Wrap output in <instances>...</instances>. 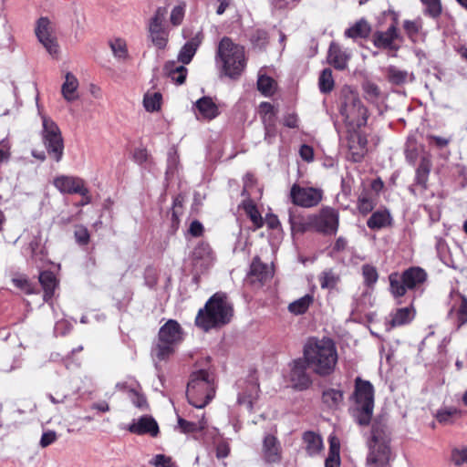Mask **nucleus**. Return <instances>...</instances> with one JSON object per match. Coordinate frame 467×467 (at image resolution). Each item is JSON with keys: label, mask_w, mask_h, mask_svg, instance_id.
<instances>
[{"label": "nucleus", "mask_w": 467, "mask_h": 467, "mask_svg": "<svg viewBox=\"0 0 467 467\" xmlns=\"http://www.w3.org/2000/svg\"><path fill=\"white\" fill-rule=\"evenodd\" d=\"M249 276L252 282H259L263 284L272 277V271L269 267L263 264L259 257H254L250 266Z\"/></svg>", "instance_id": "nucleus-27"}, {"label": "nucleus", "mask_w": 467, "mask_h": 467, "mask_svg": "<svg viewBox=\"0 0 467 467\" xmlns=\"http://www.w3.org/2000/svg\"><path fill=\"white\" fill-rule=\"evenodd\" d=\"M350 53L343 50L337 44L332 42L328 48L327 60L336 69L344 70L350 59Z\"/></svg>", "instance_id": "nucleus-23"}, {"label": "nucleus", "mask_w": 467, "mask_h": 467, "mask_svg": "<svg viewBox=\"0 0 467 467\" xmlns=\"http://www.w3.org/2000/svg\"><path fill=\"white\" fill-rule=\"evenodd\" d=\"M313 230L326 235H335L338 230L339 213L331 207H323L317 213L310 214Z\"/></svg>", "instance_id": "nucleus-12"}, {"label": "nucleus", "mask_w": 467, "mask_h": 467, "mask_svg": "<svg viewBox=\"0 0 467 467\" xmlns=\"http://www.w3.org/2000/svg\"><path fill=\"white\" fill-rule=\"evenodd\" d=\"M427 278V273L420 267L412 266L401 275L392 273L389 276V291L395 298L403 296L408 289H414L422 285Z\"/></svg>", "instance_id": "nucleus-9"}, {"label": "nucleus", "mask_w": 467, "mask_h": 467, "mask_svg": "<svg viewBox=\"0 0 467 467\" xmlns=\"http://www.w3.org/2000/svg\"><path fill=\"white\" fill-rule=\"evenodd\" d=\"M386 71L388 79L392 84L401 85L408 79V72L406 70H401L395 66L388 67Z\"/></svg>", "instance_id": "nucleus-42"}, {"label": "nucleus", "mask_w": 467, "mask_h": 467, "mask_svg": "<svg viewBox=\"0 0 467 467\" xmlns=\"http://www.w3.org/2000/svg\"><path fill=\"white\" fill-rule=\"evenodd\" d=\"M323 402L330 409L337 408L343 400L342 391L335 389H329L323 392Z\"/></svg>", "instance_id": "nucleus-39"}, {"label": "nucleus", "mask_w": 467, "mask_h": 467, "mask_svg": "<svg viewBox=\"0 0 467 467\" xmlns=\"http://www.w3.org/2000/svg\"><path fill=\"white\" fill-rule=\"evenodd\" d=\"M197 119L212 120L219 114V108L211 97L204 96L193 105Z\"/></svg>", "instance_id": "nucleus-20"}, {"label": "nucleus", "mask_w": 467, "mask_h": 467, "mask_svg": "<svg viewBox=\"0 0 467 467\" xmlns=\"http://www.w3.org/2000/svg\"><path fill=\"white\" fill-rule=\"evenodd\" d=\"M185 4H182L172 8L170 20L173 26H179L182 24L185 14Z\"/></svg>", "instance_id": "nucleus-53"}, {"label": "nucleus", "mask_w": 467, "mask_h": 467, "mask_svg": "<svg viewBox=\"0 0 467 467\" xmlns=\"http://www.w3.org/2000/svg\"><path fill=\"white\" fill-rule=\"evenodd\" d=\"M303 441L306 445V451L310 456L318 454L323 448L321 437L313 431L305 432Z\"/></svg>", "instance_id": "nucleus-36"}, {"label": "nucleus", "mask_w": 467, "mask_h": 467, "mask_svg": "<svg viewBox=\"0 0 467 467\" xmlns=\"http://www.w3.org/2000/svg\"><path fill=\"white\" fill-rule=\"evenodd\" d=\"M304 358L313 372L324 377L334 372L338 356L333 340L311 337L304 346Z\"/></svg>", "instance_id": "nucleus-1"}, {"label": "nucleus", "mask_w": 467, "mask_h": 467, "mask_svg": "<svg viewBox=\"0 0 467 467\" xmlns=\"http://www.w3.org/2000/svg\"><path fill=\"white\" fill-rule=\"evenodd\" d=\"M154 467H176L171 457L165 454H156L149 462Z\"/></svg>", "instance_id": "nucleus-51"}, {"label": "nucleus", "mask_w": 467, "mask_h": 467, "mask_svg": "<svg viewBox=\"0 0 467 467\" xmlns=\"http://www.w3.org/2000/svg\"><path fill=\"white\" fill-rule=\"evenodd\" d=\"M348 240L343 236H339L338 238H337L335 244L332 246V249L330 252L331 255H334L336 254H339V253L346 251L348 248Z\"/></svg>", "instance_id": "nucleus-58"}, {"label": "nucleus", "mask_w": 467, "mask_h": 467, "mask_svg": "<svg viewBox=\"0 0 467 467\" xmlns=\"http://www.w3.org/2000/svg\"><path fill=\"white\" fill-rule=\"evenodd\" d=\"M35 33L47 53L57 57L59 53V46L55 34V26L49 18L40 17L36 23Z\"/></svg>", "instance_id": "nucleus-13"}, {"label": "nucleus", "mask_w": 467, "mask_h": 467, "mask_svg": "<svg viewBox=\"0 0 467 467\" xmlns=\"http://www.w3.org/2000/svg\"><path fill=\"white\" fill-rule=\"evenodd\" d=\"M163 70L165 74L176 84L182 85L185 82L188 70L184 65H180L175 60L167 61Z\"/></svg>", "instance_id": "nucleus-26"}, {"label": "nucleus", "mask_w": 467, "mask_h": 467, "mask_svg": "<svg viewBox=\"0 0 467 467\" xmlns=\"http://www.w3.org/2000/svg\"><path fill=\"white\" fill-rule=\"evenodd\" d=\"M161 95L160 93L146 94L143 104L147 111L153 112L161 108Z\"/></svg>", "instance_id": "nucleus-48"}, {"label": "nucleus", "mask_w": 467, "mask_h": 467, "mask_svg": "<svg viewBox=\"0 0 467 467\" xmlns=\"http://www.w3.org/2000/svg\"><path fill=\"white\" fill-rule=\"evenodd\" d=\"M74 235L76 242L80 245H86L89 242V233L88 229L82 225L76 226Z\"/></svg>", "instance_id": "nucleus-54"}, {"label": "nucleus", "mask_w": 467, "mask_h": 467, "mask_svg": "<svg viewBox=\"0 0 467 467\" xmlns=\"http://www.w3.org/2000/svg\"><path fill=\"white\" fill-rule=\"evenodd\" d=\"M431 169V161L428 157H422L419 167L416 170L415 181L416 183L422 188H427V182Z\"/></svg>", "instance_id": "nucleus-37"}, {"label": "nucleus", "mask_w": 467, "mask_h": 467, "mask_svg": "<svg viewBox=\"0 0 467 467\" xmlns=\"http://www.w3.org/2000/svg\"><path fill=\"white\" fill-rule=\"evenodd\" d=\"M277 130L274 124L268 123L265 125V140L268 144H272L276 137Z\"/></svg>", "instance_id": "nucleus-60"}, {"label": "nucleus", "mask_w": 467, "mask_h": 467, "mask_svg": "<svg viewBox=\"0 0 467 467\" xmlns=\"http://www.w3.org/2000/svg\"><path fill=\"white\" fill-rule=\"evenodd\" d=\"M213 383L206 370L194 372L187 386V399L196 409L204 408L214 397Z\"/></svg>", "instance_id": "nucleus-8"}, {"label": "nucleus", "mask_w": 467, "mask_h": 467, "mask_svg": "<svg viewBox=\"0 0 467 467\" xmlns=\"http://www.w3.org/2000/svg\"><path fill=\"white\" fill-rule=\"evenodd\" d=\"M167 10L165 7L157 8L149 23L150 37L154 46L160 49H163L168 42L169 34L163 26Z\"/></svg>", "instance_id": "nucleus-14"}, {"label": "nucleus", "mask_w": 467, "mask_h": 467, "mask_svg": "<svg viewBox=\"0 0 467 467\" xmlns=\"http://www.w3.org/2000/svg\"><path fill=\"white\" fill-rule=\"evenodd\" d=\"M314 302L312 295H305L304 296L293 301L288 305V311L293 315L298 316L305 314Z\"/></svg>", "instance_id": "nucleus-38"}, {"label": "nucleus", "mask_w": 467, "mask_h": 467, "mask_svg": "<svg viewBox=\"0 0 467 467\" xmlns=\"http://www.w3.org/2000/svg\"><path fill=\"white\" fill-rule=\"evenodd\" d=\"M79 83L78 78L70 72H67L65 76V81L61 87V93L63 98L67 102H73L78 99V88Z\"/></svg>", "instance_id": "nucleus-28"}, {"label": "nucleus", "mask_w": 467, "mask_h": 467, "mask_svg": "<svg viewBox=\"0 0 467 467\" xmlns=\"http://www.w3.org/2000/svg\"><path fill=\"white\" fill-rule=\"evenodd\" d=\"M215 63L224 76L239 78L246 67L244 47L223 36L217 46Z\"/></svg>", "instance_id": "nucleus-2"}, {"label": "nucleus", "mask_w": 467, "mask_h": 467, "mask_svg": "<svg viewBox=\"0 0 467 467\" xmlns=\"http://www.w3.org/2000/svg\"><path fill=\"white\" fill-rule=\"evenodd\" d=\"M54 185L62 193H78L82 196L88 193L85 182L79 177L61 175L54 180Z\"/></svg>", "instance_id": "nucleus-18"}, {"label": "nucleus", "mask_w": 467, "mask_h": 467, "mask_svg": "<svg viewBox=\"0 0 467 467\" xmlns=\"http://www.w3.org/2000/svg\"><path fill=\"white\" fill-rule=\"evenodd\" d=\"M259 394V386L255 382H249L246 385L245 390L239 393L237 402L239 405L245 406L249 410H252L254 402L257 400Z\"/></svg>", "instance_id": "nucleus-32"}, {"label": "nucleus", "mask_w": 467, "mask_h": 467, "mask_svg": "<svg viewBox=\"0 0 467 467\" xmlns=\"http://www.w3.org/2000/svg\"><path fill=\"white\" fill-rule=\"evenodd\" d=\"M109 47L115 57L125 59L128 57L126 41L122 38H115L109 42Z\"/></svg>", "instance_id": "nucleus-44"}, {"label": "nucleus", "mask_w": 467, "mask_h": 467, "mask_svg": "<svg viewBox=\"0 0 467 467\" xmlns=\"http://www.w3.org/2000/svg\"><path fill=\"white\" fill-rule=\"evenodd\" d=\"M128 431L137 435L149 434L156 437L159 433V425L151 416L144 415L138 420H134L129 425Z\"/></svg>", "instance_id": "nucleus-21"}, {"label": "nucleus", "mask_w": 467, "mask_h": 467, "mask_svg": "<svg viewBox=\"0 0 467 467\" xmlns=\"http://www.w3.org/2000/svg\"><path fill=\"white\" fill-rule=\"evenodd\" d=\"M12 283L19 289L23 290L26 294H34V287L31 285L29 281L23 276L15 277L12 279Z\"/></svg>", "instance_id": "nucleus-56"}, {"label": "nucleus", "mask_w": 467, "mask_h": 467, "mask_svg": "<svg viewBox=\"0 0 467 467\" xmlns=\"http://www.w3.org/2000/svg\"><path fill=\"white\" fill-rule=\"evenodd\" d=\"M11 145L8 140H2L0 141V163L4 161H7L10 158Z\"/></svg>", "instance_id": "nucleus-59"}, {"label": "nucleus", "mask_w": 467, "mask_h": 467, "mask_svg": "<svg viewBox=\"0 0 467 467\" xmlns=\"http://www.w3.org/2000/svg\"><path fill=\"white\" fill-rule=\"evenodd\" d=\"M415 317V309L412 306L397 308L391 313L390 324L392 327H400L409 324Z\"/></svg>", "instance_id": "nucleus-33"}, {"label": "nucleus", "mask_w": 467, "mask_h": 467, "mask_svg": "<svg viewBox=\"0 0 467 467\" xmlns=\"http://www.w3.org/2000/svg\"><path fill=\"white\" fill-rule=\"evenodd\" d=\"M397 37V27L395 25H391L386 31L377 32L373 36V43L377 47L391 48Z\"/></svg>", "instance_id": "nucleus-30"}, {"label": "nucleus", "mask_w": 467, "mask_h": 467, "mask_svg": "<svg viewBox=\"0 0 467 467\" xmlns=\"http://www.w3.org/2000/svg\"><path fill=\"white\" fill-rule=\"evenodd\" d=\"M39 283L44 290V300L49 301L58 285L57 279L51 271H43L39 274Z\"/></svg>", "instance_id": "nucleus-29"}, {"label": "nucleus", "mask_w": 467, "mask_h": 467, "mask_svg": "<svg viewBox=\"0 0 467 467\" xmlns=\"http://www.w3.org/2000/svg\"><path fill=\"white\" fill-rule=\"evenodd\" d=\"M230 453V445L226 441H221L216 446V457L218 459L226 458Z\"/></svg>", "instance_id": "nucleus-61"}, {"label": "nucleus", "mask_w": 467, "mask_h": 467, "mask_svg": "<svg viewBox=\"0 0 467 467\" xmlns=\"http://www.w3.org/2000/svg\"><path fill=\"white\" fill-rule=\"evenodd\" d=\"M306 362L296 359L291 364L290 380L293 387L298 389H306L311 384V379L306 372Z\"/></svg>", "instance_id": "nucleus-19"}, {"label": "nucleus", "mask_w": 467, "mask_h": 467, "mask_svg": "<svg viewBox=\"0 0 467 467\" xmlns=\"http://www.w3.org/2000/svg\"><path fill=\"white\" fill-rule=\"evenodd\" d=\"M299 154L304 161H311L314 159V150L308 145H302L299 150Z\"/></svg>", "instance_id": "nucleus-64"}, {"label": "nucleus", "mask_w": 467, "mask_h": 467, "mask_svg": "<svg viewBox=\"0 0 467 467\" xmlns=\"http://www.w3.org/2000/svg\"><path fill=\"white\" fill-rule=\"evenodd\" d=\"M425 5L424 14L432 17L437 18L441 16L442 7L441 0H420Z\"/></svg>", "instance_id": "nucleus-45"}, {"label": "nucleus", "mask_w": 467, "mask_h": 467, "mask_svg": "<svg viewBox=\"0 0 467 467\" xmlns=\"http://www.w3.org/2000/svg\"><path fill=\"white\" fill-rule=\"evenodd\" d=\"M203 39L202 32H198L189 41H187L180 49L177 61L182 65H188L193 58L197 49L201 46Z\"/></svg>", "instance_id": "nucleus-22"}, {"label": "nucleus", "mask_w": 467, "mask_h": 467, "mask_svg": "<svg viewBox=\"0 0 467 467\" xmlns=\"http://www.w3.org/2000/svg\"><path fill=\"white\" fill-rule=\"evenodd\" d=\"M339 113L349 130H357L367 124L368 110L358 93L349 86L340 91Z\"/></svg>", "instance_id": "nucleus-4"}, {"label": "nucleus", "mask_w": 467, "mask_h": 467, "mask_svg": "<svg viewBox=\"0 0 467 467\" xmlns=\"http://www.w3.org/2000/svg\"><path fill=\"white\" fill-rule=\"evenodd\" d=\"M377 205V194L372 192L364 190L358 198L357 208L360 213L367 215Z\"/></svg>", "instance_id": "nucleus-34"}, {"label": "nucleus", "mask_w": 467, "mask_h": 467, "mask_svg": "<svg viewBox=\"0 0 467 467\" xmlns=\"http://www.w3.org/2000/svg\"><path fill=\"white\" fill-rule=\"evenodd\" d=\"M339 275H337L332 269L323 271L318 276V281L321 288L333 289L339 282Z\"/></svg>", "instance_id": "nucleus-41"}, {"label": "nucleus", "mask_w": 467, "mask_h": 467, "mask_svg": "<svg viewBox=\"0 0 467 467\" xmlns=\"http://www.w3.org/2000/svg\"><path fill=\"white\" fill-rule=\"evenodd\" d=\"M459 414L460 412L457 409L446 408L439 410L436 415V418L440 422L450 423L451 422V419Z\"/></svg>", "instance_id": "nucleus-52"}, {"label": "nucleus", "mask_w": 467, "mask_h": 467, "mask_svg": "<svg viewBox=\"0 0 467 467\" xmlns=\"http://www.w3.org/2000/svg\"><path fill=\"white\" fill-rule=\"evenodd\" d=\"M215 255L209 244L201 242L192 250L191 254L192 273L195 282L202 275L213 267Z\"/></svg>", "instance_id": "nucleus-11"}, {"label": "nucleus", "mask_w": 467, "mask_h": 467, "mask_svg": "<svg viewBox=\"0 0 467 467\" xmlns=\"http://www.w3.org/2000/svg\"><path fill=\"white\" fill-rule=\"evenodd\" d=\"M362 275L365 285L368 287L373 286L379 278L376 267L371 265H364L362 266Z\"/></svg>", "instance_id": "nucleus-47"}, {"label": "nucleus", "mask_w": 467, "mask_h": 467, "mask_svg": "<svg viewBox=\"0 0 467 467\" xmlns=\"http://www.w3.org/2000/svg\"><path fill=\"white\" fill-rule=\"evenodd\" d=\"M368 140L366 136L356 130H349L348 135V158L354 162H359L365 157Z\"/></svg>", "instance_id": "nucleus-16"}, {"label": "nucleus", "mask_w": 467, "mask_h": 467, "mask_svg": "<svg viewBox=\"0 0 467 467\" xmlns=\"http://www.w3.org/2000/svg\"><path fill=\"white\" fill-rule=\"evenodd\" d=\"M233 316V307L223 293L214 294L200 309L195 323L203 330L222 327L229 323Z\"/></svg>", "instance_id": "nucleus-3"}, {"label": "nucleus", "mask_w": 467, "mask_h": 467, "mask_svg": "<svg viewBox=\"0 0 467 467\" xmlns=\"http://www.w3.org/2000/svg\"><path fill=\"white\" fill-rule=\"evenodd\" d=\"M403 27L408 35V36L414 40V38L418 36V33L422 27V24L420 19L417 20H405L403 23Z\"/></svg>", "instance_id": "nucleus-50"}, {"label": "nucleus", "mask_w": 467, "mask_h": 467, "mask_svg": "<svg viewBox=\"0 0 467 467\" xmlns=\"http://www.w3.org/2000/svg\"><path fill=\"white\" fill-rule=\"evenodd\" d=\"M182 341V329L173 319L168 320L161 327L158 341L151 349V357L157 363L168 359L175 351V348Z\"/></svg>", "instance_id": "nucleus-6"}, {"label": "nucleus", "mask_w": 467, "mask_h": 467, "mask_svg": "<svg viewBox=\"0 0 467 467\" xmlns=\"http://www.w3.org/2000/svg\"><path fill=\"white\" fill-rule=\"evenodd\" d=\"M368 453L366 459L368 467H386L390 461L389 437L386 424L376 420L368 441Z\"/></svg>", "instance_id": "nucleus-5"}, {"label": "nucleus", "mask_w": 467, "mask_h": 467, "mask_svg": "<svg viewBox=\"0 0 467 467\" xmlns=\"http://www.w3.org/2000/svg\"><path fill=\"white\" fill-rule=\"evenodd\" d=\"M450 315L455 317L459 327L467 324V297L465 296L458 294L453 297Z\"/></svg>", "instance_id": "nucleus-25"}, {"label": "nucleus", "mask_w": 467, "mask_h": 467, "mask_svg": "<svg viewBox=\"0 0 467 467\" xmlns=\"http://www.w3.org/2000/svg\"><path fill=\"white\" fill-rule=\"evenodd\" d=\"M451 461L458 466L467 464V448L454 449L451 451Z\"/></svg>", "instance_id": "nucleus-55"}, {"label": "nucleus", "mask_w": 467, "mask_h": 467, "mask_svg": "<svg viewBox=\"0 0 467 467\" xmlns=\"http://www.w3.org/2000/svg\"><path fill=\"white\" fill-rule=\"evenodd\" d=\"M42 119V140L48 155L57 162L60 161L64 153V140L57 124L46 115Z\"/></svg>", "instance_id": "nucleus-10"}, {"label": "nucleus", "mask_w": 467, "mask_h": 467, "mask_svg": "<svg viewBox=\"0 0 467 467\" xmlns=\"http://www.w3.org/2000/svg\"><path fill=\"white\" fill-rule=\"evenodd\" d=\"M244 208L255 228L258 229L264 225L265 222L254 204L248 202L244 204Z\"/></svg>", "instance_id": "nucleus-46"}, {"label": "nucleus", "mask_w": 467, "mask_h": 467, "mask_svg": "<svg viewBox=\"0 0 467 467\" xmlns=\"http://www.w3.org/2000/svg\"><path fill=\"white\" fill-rule=\"evenodd\" d=\"M392 217L388 210L374 212L367 221V225L371 230H379L391 225Z\"/></svg>", "instance_id": "nucleus-31"}, {"label": "nucleus", "mask_w": 467, "mask_h": 467, "mask_svg": "<svg viewBox=\"0 0 467 467\" xmlns=\"http://www.w3.org/2000/svg\"><path fill=\"white\" fill-rule=\"evenodd\" d=\"M257 88L265 96H271L275 90V82L270 77L260 75L257 80Z\"/></svg>", "instance_id": "nucleus-43"}, {"label": "nucleus", "mask_w": 467, "mask_h": 467, "mask_svg": "<svg viewBox=\"0 0 467 467\" xmlns=\"http://www.w3.org/2000/svg\"><path fill=\"white\" fill-rule=\"evenodd\" d=\"M352 398L354 400L353 417L359 425H368L374 410L373 385L369 381L363 380L358 377L355 379V390Z\"/></svg>", "instance_id": "nucleus-7"}, {"label": "nucleus", "mask_w": 467, "mask_h": 467, "mask_svg": "<svg viewBox=\"0 0 467 467\" xmlns=\"http://www.w3.org/2000/svg\"><path fill=\"white\" fill-rule=\"evenodd\" d=\"M189 420H185L181 416H178L177 429H179L181 432L193 433L201 431L206 427V420L203 412H202L201 415H196L195 418L191 415H189Z\"/></svg>", "instance_id": "nucleus-24"}, {"label": "nucleus", "mask_w": 467, "mask_h": 467, "mask_svg": "<svg viewBox=\"0 0 467 467\" xmlns=\"http://www.w3.org/2000/svg\"><path fill=\"white\" fill-rule=\"evenodd\" d=\"M290 196L294 204L304 208L317 206L323 198V192L313 187H300L294 184L290 191Z\"/></svg>", "instance_id": "nucleus-15"}, {"label": "nucleus", "mask_w": 467, "mask_h": 467, "mask_svg": "<svg viewBox=\"0 0 467 467\" xmlns=\"http://www.w3.org/2000/svg\"><path fill=\"white\" fill-rule=\"evenodd\" d=\"M371 32L369 24L365 19H360L356 22L352 26L348 28L344 36L348 38H367Z\"/></svg>", "instance_id": "nucleus-35"}, {"label": "nucleus", "mask_w": 467, "mask_h": 467, "mask_svg": "<svg viewBox=\"0 0 467 467\" xmlns=\"http://www.w3.org/2000/svg\"><path fill=\"white\" fill-rule=\"evenodd\" d=\"M149 153L146 149L138 148L134 150L133 159L139 164H143L148 161Z\"/></svg>", "instance_id": "nucleus-62"}, {"label": "nucleus", "mask_w": 467, "mask_h": 467, "mask_svg": "<svg viewBox=\"0 0 467 467\" xmlns=\"http://www.w3.org/2000/svg\"><path fill=\"white\" fill-rule=\"evenodd\" d=\"M130 398L134 406H136L137 408L140 410H146L148 408L146 398L142 394L137 392L136 390H130Z\"/></svg>", "instance_id": "nucleus-57"}, {"label": "nucleus", "mask_w": 467, "mask_h": 467, "mask_svg": "<svg viewBox=\"0 0 467 467\" xmlns=\"http://www.w3.org/2000/svg\"><path fill=\"white\" fill-rule=\"evenodd\" d=\"M406 160L410 164H415L418 158V152L415 145L409 143L405 150Z\"/></svg>", "instance_id": "nucleus-63"}, {"label": "nucleus", "mask_w": 467, "mask_h": 467, "mask_svg": "<svg viewBox=\"0 0 467 467\" xmlns=\"http://www.w3.org/2000/svg\"><path fill=\"white\" fill-rule=\"evenodd\" d=\"M283 450L277 437L266 434L262 441L261 455L265 463H279L282 461Z\"/></svg>", "instance_id": "nucleus-17"}, {"label": "nucleus", "mask_w": 467, "mask_h": 467, "mask_svg": "<svg viewBox=\"0 0 467 467\" xmlns=\"http://www.w3.org/2000/svg\"><path fill=\"white\" fill-rule=\"evenodd\" d=\"M310 215L306 218L299 220L293 219L290 217V224L292 232L305 233L309 230H313L312 224L309 223Z\"/></svg>", "instance_id": "nucleus-49"}, {"label": "nucleus", "mask_w": 467, "mask_h": 467, "mask_svg": "<svg viewBox=\"0 0 467 467\" xmlns=\"http://www.w3.org/2000/svg\"><path fill=\"white\" fill-rule=\"evenodd\" d=\"M335 81L330 68H325L321 71L318 78V88L321 93L327 94L334 88Z\"/></svg>", "instance_id": "nucleus-40"}]
</instances>
